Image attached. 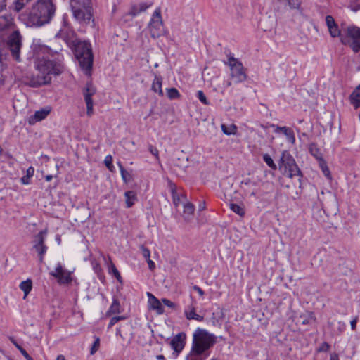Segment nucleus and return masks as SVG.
Here are the masks:
<instances>
[{
  "instance_id": "obj_1",
  "label": "nucleus",
  "mask_w": 360,
  "mask_h": 360,
  "mask_svg": "<svg viewBox=\"0 0 360 360\" xmlns=\"http://www.w3.org/2000/svg\"><path fill=\"white\" fill-rule=\"evenodd\" d=\"M62 49L61 46L54 49L45 45L35 46V68L39 73L25 79V84L30 87H39L51 82V75H58L62 73L64 68L63 57L59 52Z\"/></svg>"
},
{
  "instance_id": "obj_2",
  "label": "nucleus",
  "mask_w": 360,
  "mask_h": 360,
  "mask_svg": "<svg viewBox=\"0 0 360 360\" xmlns=\"http://www.w3.org/2000/svg\"><path fill=\"white\" fill-rule=\"evenodd\" d=\"M72 32L68 33L60 30L56 34L53 39V43L58 44L60 39H62L68 46H74V53L77 59L81 69L87 76H91L93 65V53L90 43L84 41H75L72 38Z\"/></svg>"
},
{
  "instance_id": "obj_3",
  "label": "nucleus",
  "mask_w": 360,
  "mask_h": 360,
  "mask_svg": "<svg viewBox=\"0 0 360 360\" xmlns=\"http://www.w3.org/2000/svg\"><path fill=\"white\" fill-rule=\"evenodd\" d=\"M56 11L53 0H37L28 11L19 15V19L28 27H41L53 19Z\"/></svg>"
},
{
  "instance_id": "obj_4",
  "label": "nucleus",
  "mask_w": 360,
  "mask_h": 360,
  "mask_svg": "<svg viewBox=\"0 0 360 360\" xmlns=\"http://www.w3.org/2000/svg\"><path fill=\"white\" fill-rule=\"evenodd\" d=\"M73 18L82 25L94 24V11L91 0H70Z\"/></svg>"
},
{
  "instance_id": "obj_5",
  "label": "nucleus",
  "mask_w": 360,
  "mask_h": 360,
  "mask_svg": "<svg viewBox=\"0 0 360 360\" xmlns=\"http://www.w3.org/2000/svg\"><path fill=\"white\" fill-rule=\"evenodd\" d=\"M192 347L196 352L210 353L208 351L217 342V337L205 329L198 328L193 335Z\"/></svg>"
},
{
  "instance_id": "obj_6",
  "label": "nucleus",
  "mask_w": 360,
  "mask_h": 360,
  "mask_svg": "<svg viewBox=\"0 0 360 360\" xmlns=\"http://www.w3.org/2000/svg\"><path fill=\"white\" fill-rule=\"evenodd\" d=\"M226 65L230 68V76L236 83H240L247 79L246 69L242 62L234 57L233 54L227 55V60L224 62Z\"/></svg>"
},
{
  "instance_id": "obj_7",
  "label": "nucleus",
  "mask_w": 360,
  "mask_h": 360,
  "mask_svg": "<svg viewBox=\"0 0 360 360\" xmlns=\"http://www.w3.org/2000/svg\"><path fill=\"white\" fill-rule=\"evenodd\" d=\"M280 168L284 169V174L290 178L302 176V173L292 155L287 150L282 153L280 163Z\"/></svg>"
},
{
  "instance_id": "obj_8",
  "label": "nucleus",
  "mask_w": 360,
  "mask_h": 360,
  "mask_svg": "<svg viewBox=\"0 0 360 360\" xmlns=\"http://www.w3.org/2000/svg\"><path fill=\"white\" fill-rule=\"evenodd\" d=\"M22 36L18 30H14L6 41V46L11 56L16 61L20 60V49L22 48Z\"/></svg>"
},
{
  "instance_id": "obj_9",
  "label": "nucleus",
  "mask_w": 360,
  "mask_h": 360,
  "mask_svg": "<svg viewBox=\"0 0 360 360\" xmlns=\"http://www.w3.org/2000/svg\"><path fill=\"white\" fill-rule=\"evenodd\" d=\"M148 27L150 35L154 39L158 38L164 34L165 29L160 10H155L154 12Z\"/></svg>"
},
{
  "instance_id": "obj_10",
  "label": "nucleus",
  "mask_w": 360,
  "mask_h": 360,
  "mask_svg": "<svg viewBox=\"0 0 360 360\" xmlns=\"http://www.w3.org/2000/svg\"><path fill=\"white\" fill-rule=\"evenodd\" d=\"M96 92V88L91 82H88L83 89V96L86 105V114L89 117L94 114V103L91 97Z\"/></svg>"
},
{
  "instance_id": "obj_11",
  "label": "nucleus",
  "mask_w": 360,
  "mask_h": 360,
  "mask_svg": "<svg viewBox=\"0 0 360 360\" xmlns=\"http://www.w3.org/2000/svg\"><path fill=\"white\" fill-rule=\"evenodd\" d=\"M46 235V231H41L37 235H36L33 248L38 252L39 257V261H43L44 255L46 252L47 246L44 244L45 236Z\"/></svg>"
},
{
  "instance_id": "obj_12",
  "label": "nucleus",
  "mask_w": 360,
  "mask_h": 360,
  "mask_svg": "<svg viewBox=\"0 0 360 360\" xmlns=\"http://www.w3.org/2000/svg\"><path fill=\"white\" fill-rule=\"evenodd\" d=\"M50 275L57 278L60 284H66L72 281L71 273L64 269L60 263L57 264L54 271L50 272Z\"/></svg>"
},
{
  "instance_id": "obj_13",
  "label": "nucleus",
  "mask_w": 360,
  "mask_h": 360,
  "mask_svg": "<svg viewBox=\"0 0 360 360\" xmlns=\"http://www.w3.org/2000/svg\"><path fill=\"white\" fill-rule=\"evenodd\" d=\"M184 313L188 320H195L198 321H202L204 320L202 316L196 313V307L193 302L185 307Z\"/></svg>"
},
{
  "instance_id": "obj_14",
  "label": "nucleus",
  "mask_w": 360,
  "mask_h": 360,
  "mask_svg": "<svg viewBox=\"0 0 360 360\" xmlns=\"http://www.w3.org/2000/svg\"><path fill=\"white\" fill-rule=\"evenodd\" d=\"M147 296L148 297L149 308L155 311L158 314H162L164 313V307L162 304V302L150 292H147Z\"/></svg>"
},
{
  "instance_id": "obj_15",
  "label": "nucleus",
  "mask_w": 360,
  "mask_h": 360,
  "mask_svg": "<svg viewBox=\"0 0 360 360\" xmlns=\"http://www.w3.org/2000/svg\"><path fill=\"white\" fill-rule=\"evenodd\" d=\"M273 127L274 131L275 133L282 132L285 136L288 142L294 144L295 142V137L293 131L287 127H279L275 124H271V126Z\"/></svg>"
},
{
  "instance_id": "obj_16",
  "label": "nucleus",
  "mask_w": 360,
  "mask_h": 360,
  "mask_svg": "<svg viewBox=\"0 0 360 360\" xmlns=\"http://www.w3.org/2000/svg\"><path fill=\"white\" fill-rule=\"evenodd\" d=\"M14 20L11 14L0 15V31L8 30L14 27Z\"/></svg>"
},
{
  "instance_id": "obj_17",
  "label": "nucleus",
  "mask_w": 360,
  "mask_h": 360,
  "mask_svg": "<svg viewBox=\"0 0 360 360\" xmlns=\"http://www.w3.org/2000/svg\"><path fill=\"white\" fill-rule=\"evenodd\" d=\"M170 190L172 192V199H173V203L176 207H178V206L183 203L184 204L186 200V196L184 194H181L179 195L176 192V186L174 184H170Z\"/></svg>"
},
{
  "instance_id": "obj_18",
  "label": "nucleus",
  "mask_w": 360,
  "mask_h": 360,
  "mask_svg": "<svg viewBox=\"0 0 360 360\" xmlns=\"http://www.w3.org/2000/svg\"><path fill=\"white\" fill-rule=\"evenodd\" d=\"M281 6L286 10H299L302 0H277Z\"/></svg>"
},
{
  "instance_id": "obj_19",
  "label": "nucleus",
  "mask_w": 360,
  "mask_h": 360,
  "mask_svg": "<svg viewBox=\"0 0 360 360\" xmlns=\"http://www.w3.org/2000/svg\"><path fill=\"white\" fill-rule=\"evenodd\" d=\"M50 111L51 110L49 108H44L36 111L34 115L30 117L29 123L33 124L37 122L41 121L46 117L50 113Z\"/></svg>"
},
{
  "instance_id": "obj_20",
  "label": "nucleus",
  "mask_w": 360,
  "mask_h": 360,
  "mask_svg": "<svg viewBox=\"0 0 360 360\" xmlns=\"http://www.w3.org/2000/svg\"><path fill=\"white\" fill-rule=\"evenodd\" d=\"M184 335L179 333L176 335L171 341L173 349L177 352H181L184 347Z\"/></svg>"
},
{
  "instance_id": "obj_21",
  "label": "nucleus",
  "mask_w": 360,
  "mask_h": 360,
  "mask_svg": "<svg viewBox=\"0 0 360 360\" xmlns=\"http://www.w3.org/2000/svg\"><path fill=\"white\" fill-rule=\"evenodd\" d=\"M195 351V349L191 347L186 360H205L210 356V353L196 352Z\"/></svg>"
},
{
  "instance_id": "obj_22",
  "label": "nucleus",
  "mask_w": 360,
  "mask_h": 360,
  "mask_svg": "<svg viewBox=\"0 0 360 360\" xmlns=\"http://www.w3.org/2000/svg\"><path fill=\"white\" fill-rule=\"evenodd\" d=\"M350 102L355 109L360 107V85L358 86L349 96Z\"/></svg>"
},
{
  "instance_id": "obj_23",
  "label": "nucleus",
  "mask_w": 360,
  "mask_h": 360,
  "mask_svg": "<svg viewBox=\"0 0 360 360\" xmlns=\"http://www.w3.org/2000/svg\"><path fill=\"white\" fill-rule=\"evenodd\" d=\"M194 206L191 202H185L184 204V217L186 220L191 219L194 212Z\"/></svg>"
},
{
  "instance_id": "obj_24",
  "label": "nucleus",
  "mask_w": 360,
  "mask_h": 360,
  "mask_svg": "<svg viewBox=\"0 0 360 360\" xmlns=\"http://www.w3.org/2000/svg\"><path fill=\"white\" fill-rule=\"evenodd\" d=\"M248 186H256V184L255 182H252L250 179H247L241 182L240 187L242 189H243L245 192L248 193L251 196H255L256 195V189L254 188L252 191H250L247 188Z\"/></svg>"
},
{
  "instance_id": "obj_25",
  "label": "nucleus",
  "mask_w": 360,
  "mask_h": 360,
  "mask_svg": "<svg viewBox=\"0 0 360 360\" xmlns=\"http://www.w3.org/2000/svg\"><path fill=\"white\" fill-rule=\"evenodd\" d=\"M124 196L126 198V205L127 207H131L137 200L136 194L133 191H129L124 193Z\"/></svg>"
},
{
  "instance_id": "obj_26",
  "label": "nucleus",
  "mask_w": 360,
  "mask_h": 360,
  "mask_svg": "<svg viewBox=\"0 0 360 360\" xmlns=\"http://www.w3.org/2000/svg\"><path fill=\"white\" fill-rule=\"evenodd\" d=\"M152 90L159 95L162 96L163 91L162 89V78L155 77L152 84Z\"/></svg>"
},
{
  "instance_id": "obj_27",
  "label": "nucleus",
  "mask_w": 360,
  "mask_h": 360,
  "mask_svg": "<svg viewBox=\"0 0 360 360\" xmlns=\"http://www.w3.org/2000/svg\"><path fill=\"white\" fill-rule=\"evenodd\" d=\"M32 288V283L30 279H27L20 283V288L24 292V298L30 293Z\"/></svg>"
},
{
  "instance_id": "obj_28",
  "label": "nucleus",
  "mask_w": 360,
  "mask_h": 360,
  "mask_svg": "<svg viewBox=\"0 0 360 360\" xmlns=\"http://www.w3.org/2000/svg\"><path fill=\"white\" fill-rule=\"evenodd\" d=\"M221 127L223 133L226 135H234L237 133V127L234 124L229 125L222 124Z\"/></svg>"
},
{
  "instance_id": "obj_29",
  "label": "nucleus",
  "mask_w": 360,
  "mask_h": 360,
  "mask_svg": "<svg viewBox=\"0 0 360 360\" xmlns=\"http://www.w3.org/2000/svg\"><path fill=\"white\" fill-rule=\"evenodd\" d=\"M108 272L109 274H112L116 278L118 282H120V283H122V278L119 271L117 270V269L116 268V266L111 260L108 266Z\"/></svg>"
},
{
  "instance_id": "obj_30",
  "label": "nucleus",
  "mask_w": 360,
  "mask_h": 360,
  "mask_svg": "<svg viewBox=\"0 0 360 360\" xmlns=\"http://www.w3.org/2000/svg\"><path fill=\"white\" fill-rule=\"evenodd\" d=\"M32 0H15L13 2V11L19 13L21 11L26 5H27Z\"/></svg>"
},
{
  "instance_id": "obj_31",
  "label": "nucleus",
  "mask_w": 360,
  "mask_h": 360,
  "mask_svg": "<svg viewBox=\"0 0 360 360\" xmlns=\"http://www.w3.org/2000/svg\"><path fill=\"white\" fill-rule=\"evenodd\" d=\"M120 313V304L117 299L113 298L112 302L107 311V314H119Z\"/></svg>"
},
{
  "instance_id": "obj_32",
  "label": "nucleus",
  "mask_w": 360,
  "mask_h": 360,
  "mask_svg": "<svg viewBox=\"0 0 360 360\" xmlns=\"http://www.w3.org/2000/svg\"><path fill=\"white\" fill-rule=\"evenodd\" d=\"M310 153L315 157L317 160L322 161L323 159L322 158V154L319 150V148L315 145L311 144L309 147Z\"/></svg>"
},
{
  "instance_id": "obj_33",
  "label": "nucleus",
  "mask_w": 360,
  "mask_h": 360,
  "mask_svg": "<svg viewBox=\"0 0 360 360\" xmlns=\"http://www.w3.org/2000/svg\"><path fill=\"white\" fill-rule=\"evenodd\" d=\"M229 207H230V209L236 214H237L241 217L244 216L245 210L242 206H240L238 204L231 203Z\"/></svg>"
},
{
  "instance_id": "obj_34",
  "label": "nucleus",
  "mask_w": 360,
  "mask_h": 360,
  "mask_svg": "<svg viewBox=\"0 0 360 360\" xmlns=\"http://www.w3.org/2000/svg\"><path fill=\"white\" fill-rule=\"evenodd\" d=\"M263 160L273 170H276L277 169L276 165L269 154L266 153L263 155Z\"/></svg>"
},
{
  "instance_id": "obj_35",
  "label": "nucleus",
  "mask_w": 360,
  "mask_h": 360,
  "mask_svg": "<svg viewBox=\"0 0 360 360\" xmlns=\"http://www.w3.org/2000/svg\"><path fill=\"white\" fill-rule=\"evenodd\" d=\"M167 95L169 99H176L180 97V94L176 88L167 89Z\"/></svg>"
},
{
  "instance_id": "obj_36",
  "label": "nucleus",
  "mask_w": 360,
  "mask_h": 360,
  "mask_svg": "<svg viewBox=\"0 0 360 360\" xmlns=\"http://www.w3.org/2000/svg\"><path fill=\"white\" fill-rule=\"evenodd\" d=\"M319 165H320L321 170H322L323 174L325 175V176H326L328 179H331L330 172V170H329L328 166L326 165V162L323 160L322 161L319 162Z\"/></svg>"
},
{
  "instance_id": "obj_37",
  "label": "nucleus",
  "mask_w": 360,
  "mask_h": 360,
  "mask_svg": "<svg viewBox=\"0 0 360 360\" xmlns=\"http://www.w3.org/2000/svg\"><path fill=\"white\" fill-rule=\"evenodd\" d=\"M100 347V339L99 338H95V340L91 347L90 354L91 355L94 354L99 349Z\"/></svg>"
},
{
  "instance_id": "obj_38",
  "label": "nucleus",
  "mask_w": 360,
  "mask_h": 360,
  "mask_svg": "<svg viewBox=\"0 0 360 360\" xmlns=\"http://www.w3.org/2000/svg\"><path fill=\"white\" fill-rule=\"evenodd\" d=\"M300 319L302 324L303 325L310 324L315 319L311 314H309L307 317L301 316Z\"/></svg>"
},
{
  "instance_id": "obj_39",
  "label": "nucleus",
  "mask_w": 360,
  "mask_h": 360,
  "mask_svg": "<svg viewBox=\"0 0 360 360\" xmlns=\"http://www.w3.org/2000/svg\"><path fill=\"white\" fill-rule=\"evenodd\" d=\"M104 163L105 165V166L107 167V168L110 170V171H112V169H113V165H112V158L110 155H107L104 160Z\"/></svg>"
},
{
  "instance_id": "obj_40",
  "label": "nucleus",
  "mask_w": 360,
  "mask_h": 360,
  "mask_svg": "<svg viewBox=\"0 0 360 360\" xmlns=\"http://www.w3.org/2000/svg\"><path fill=\"white\" fill-rule=\"evenodd\" d=\"M197 96L198 99L205 105H209L210 102L207 100V98L202 91L199 90L197 92Z\"/></svg>"
},
{
  "instance_id": "obj_41",
  "label": "nucleus",
  "mask_w": 360,
  "mask_h": 360,
  "mask_svg": "<svg viewBox=\"0 0 360 360\" xmlns=\"http://www.w3.org/2000/svg\"><path fill=\"white\" fill-rule=\"evenodd\" d=\"M121 176H122V178L123 179V181L124 182H129L130 181V179H131V176L129 174V173L125 170V169L124 168V167H121Z\"/></svg>"
},
{
  "instance_id": "obj_42",
  "label": "nucleus",
  "mask_w": 360,
  "mask_h": 360,
  "mask_svg": "<svg viewBox=\"0 0 360 360\" xmlns=\"http://www.w3.org/2000/svg\"><path fill=\"white\" fill-rule=\"evenodd\" d=\"M350 8L354 11L360 10V0H350Z\"/></svg>"
},
{
  "instance_id": "obj_43",
  "label": "nucleus",
  "mask_w": 360,
  "mask_h": 360,
  "mask_svg": "<svg viewBox=\"0 0 360 360\" xmlns=\"http://www.w3.org/2000/svg\"><path fill=\"white\" fill-rule=\"evenodd\" d=\"M328 30H329L330 35L333 37H338L340 35V31L339 30L337 25H335L332 26Z\"/></svg>"
},
{
  "instance_id": "obj_44",
  "label": "nucleus",
  "mask_w": 360,
  "mask_h": 360,
  "mask_svg": "<svg viewBox=\"0 0 360 360\" xmlns=\"http://www.w3.org/2000/svg\"><path fill=\"white\" fill-rule=\"evenodd\" d=\"M139 248L141 250L143 257L144 258H146V259H149L150 257V250L148 248H146V246H144L143 245H140Z\"/></svg>"
},
{
  "instance_id": "obj_45",
  "label": "nucleus",
  "mask_w": 360,
  "mask_h": 360,
  "mask_svg": "<svg viewBox=\"0 0 360 360\" xmlns=\"http://www.w3.org/2000/svg\"><path fill=\"white\" fill-rule=\"evenodd\" d=\"M125 317L124 316H114L110 319V321L108 324V328L112 327L115 323H117L120 320H124Z\"/></svg>"
},
{
  "instance_id": "obj_46",
  "label": "nucleus",
  "mask_w": 360,
  "mask_h": 360,
  "mask_svg": "<svg viewBox=\"0 0 360 360\" xmlns=\"http://www.w3.org/2000/svg\"><path fill=\"white\" fill-rule=\"evenodd\" d=\"M148 150L155 157L157 160H159V151L156 147H154L152 145H149Z\"/></svg>"
},
{
  "instance_id": "obj_47",
  "label": "nucleus",
  "mask_w": 360,
  "mask_h": 360,
  "mask_svg": "<svg viewBox=\"0 0 360 360\" xmlns=\"http://www.w3.org/2000/svg\"><path fill=\"white\" fill-rule=\"evenodd\" d=\"M162 304H164L165 306L171 308V309H175L176 308V304L170 301L169 300L167 299V298H163L162 299Z\"/></svg>"
},
{
  "instance_id": "obj_48",
  "label": "nucleus",
  "mask_w": 360,
  "mask_h": 360,
  "mask_svg": "<svg viewBox=\"0 0 360 360\" xmlns=\"http://www.w3.org/2000/svg\"><path fill=\"white\" fill-rule=\"evenodd\" d=\"M330 349V345L326 342H323L317 349L318 352H327Z\"/></svg>"
},
{
  "instance_id": "obj_49",
  "label": "nucleus",
  "mask_w": 360,
  "mask_h": 360,
  "mask_svg": "<svg viewBox=\"0 0 360 360\" xmlns=\"http://www.w3.org/2000/svg\"><path fill=\"white\" fill-rule=\"evenodd\" d=\"M18 349L27 360H34L21 346H18Z\"/></svg>"
},
{
  "instance_id": "obj_50",
  "label": "nucleus",
  "mask_w": 360,
  "mask_h": 360,
  "mask_svg": "<svg viewBox=\"0 0 360 360\" xmlns=\"http://www.w3.org/2000/svg\"><path fill=\"white\" fill-rule=\"evenodd\" d=\"M326 24H327V26H328V29L330 27H331L332 26L336 25L333 18L332 16H330V15H327L326 16Z\"/></svg>"
},
{
  "instance_id": "obj_51",
  "label": "nucleus",
  "mask_w": 360,
  "mask_h": 360,
  "mask_svg": "<svg viewBox=\"0 0 360 360\" xmlns=\"http://www.w3.org/2000/svg\"><path fill=\"white\" fill-rule=\"evenodd\" d=\"M129 15H131V16H136L138 14L140 13L139 11V7L136 6V5H134L131 7L130 11H129Z\"/></svg>"
},
{
  "instance_id": "obj_52",
  "label": "nucleus",
  "mask_w": 360,
  "mask_h": 360,
  "mask_svg": "<svg viewBox=\"0 0 360 360\" xmlns=\"http://www.w3.org/2000/svg\"><path fill=\"white\" fill-rule=\"evenodd\" d=\"M136 6L139 7V11L140 13L146 11L149 7V6L146 3H141Z\"/></svg>"
},
{
  "instance_id": "obj_53",
  "label": "nucleus",
  "mask_w": 360,
  "mask_h": 360,
  "mask_svg": "<svg viewBox=\"0 0 360 360\" xmlns=\"http://www.w3.org/2000/svg\"><path fill=\"white\" fill-rule=\"evenodd\" d=\"M147 263L148 264V268L150 270L153 271L155 268V264L153 261H152L150 258L147 259Z\"/></svg>"
},
{
  "instance_id": "obj_54",
  "label": "nucleus",
  "mask_w": 360,
  "mask_h": 360,
  "mask_svg": "<svg viewBox=\"0 0 360 360\" xmlns=\"http://www.w3.org/2000/svg\"><path fill=\"white\" fill-rule=\"evenodd\" d=\"M34 172V167H30L27 169V174H26V176L30 178V177H32L33 176Z\"/></svg>"
},
{
  "instance_id": "obj_55",
  "label": "nucleus",
  "mask_w": 360,
  "mask_h": 360,
  "mask_svg": "<svg viewBox=\"0 0 360 360\" xmlns=\"http://www.w3.org/2000/svg\"><path fill=\"white\" fill-rule=\"evenodd\" d=\"M357 321H358L357 317L354 318L353 320L351 321L350 324H351L352 330H354L356 329Z\"/></svg>"
},
{
  "instance_id": "obj_56",
  "label": "nucleus",
  "mask_w": 360,
  "mask_h": 360,
  "mask_svg": "<svg viewBox=\"0 0 360 360\" xmlns=\"http://www.w3.org/2000/svg\"><path fill=\"white\" fill-rule=\"evenodd\" d=\"M30 177L25 176L21 178V182L23 184H30Z\"/></svg>"
},
{
  "instance_id": "obj_57",
  "label": "nucleus",
  "mask_w": 360,
  "mask_h": 360,
  "mask_svg": "<svg viewBox=\"0 0 360 360\" xmlns=\"http://www.w3.org/2000/svg\"><path fill=\"white\" fill-rule=\"evenodd\" d=\"M193 288L195 291H197L199 293L200 295H204V291L200 287L195 285Z\"/></svg>"
},
{
  "instance_id": "obj_58",
  "label": "nucleus",
  "mask_w": 360,
  "mask_h": 360,
  "mask_svg": "<svg viewBox=\"0 0 360 360\" xmlns=\"http://www.w3.org/2000/svg\"><path fill=\"white\" fill-rule=\"evenodd\" d=\"M6 6V0H0V11L4 10Z\"/></svg>"
},
{
  "instance_id": "obj_59",
  "label": "nucleus",
  "mask_w": 360,
  "mask_h": 360,
  "mask_svg": "<svg viewBox=\"0 0 360 360\" xmlns=\"http://www.w3.org/2000/svg\"><path fill=\"white\" fill-rule=\"evenodd\" d=\"M151 360H166V359L165 358V356L163 355H157L154 359H151Z\"/></svg>"
},
{
  "instance_id": "obj_60",
  "label": "nucleus",
  "mask_w": 360,
  "mask_h": 360,
  "mask_svg": "<svg viewBox=\"0 0 360 360\" xmlns=\"http://www.w3.org/2000/svg\"><path fill=\"white\" fill-rule=\"evenodd\" d=\"M330 360H339L338 355L337 354H332Z\"/></svg>"
},
{
  "instance_id": "obj_61",
  "label": "nucleus",
  "mask_w": 360,
  "mask_h": 360,
  "mask_svg": "<svg viewBox=\"0 0 360 360\" xmlns=\"http://www.w3.org/2000/svg\"><path fill=\"white\" fill-rule=\"evenodd\" d=\"M9 339H10L11 342L16 347L17 349H18V346H20V345H18L17 343V342L13 337H10Z\"/></svg>"
},
{
  "instance_id": "obj_62",
  "label": "nucleus",
  "mask_w": 360,
  "mask_h": 360,
  "mask_svg": "<svg viewBox=\"0 0 360 360\" xmlns=\"http://www.w3.org/2000/svg\"><path fill=\"white\" fill-rule=\"evenodd\" d=\"M338 323H339V325H340V328H339L340 331V332H342V331L345 329V323H342V322H340V321Z\"/></svg>"
},
{
  "instance_id": "obj_63",
  "label": "nucleus",
  "mask_w": 360,
  "mask_h": 360,
  "mask_svg": "<svg viewBox=\"0 0 360 360\" xmlns=\"http://www.w3.org/2000/svg\"><path fill=\"white\" fill-rule=\"evenodd\" d=\"M53 178V175H46L45 179L46 181H50Z\"/></svg>"
},
{
  "instance_id": "obj_64",
  "label": "nucleus",
  "mask_w": 360,
  "mask_h": 360,
  "mask_svg": "<svg viewBox=\"0 0 360 360\" xmlns=\"http://www.w3.org/2000/svg\"><path fill=\"white\" fill-rule=\"evenodd\" d=\"M57 360H65V358L63 355H59L57 357Z\"/></svg>"
}]
</instances>
